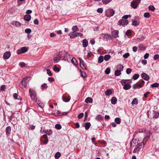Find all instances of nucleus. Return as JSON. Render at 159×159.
Masks as SVG:
<instances>
[{
  "mask_svg": "<svg viewBox=\"0 0 159 159\" xmlns=\"http://www.w3.org/2000/svg\"><path fill=\"white\" fill-rule=\"evenodd\" d=\"M29 94L31 99L34 101H37V96L35 90L33 89H30L29 90Z\"/></svg>",
  "mask_w": 159,
  "mask_h": 159,
  "instance_id": "obj_1",
  "label": "nucleus"
},
{
  "mask_svg": "<svg viewBox=\"0 0 159 159\" xmlns=\"http://www.w3.org/2000/svg\"><path fill=\"white\" fill-rule=\"evenodd\" d=\"M140 2L141 0H133L131 2V6L133 8H135L138 7Z\"/></svg>",
  "mask_w": 159,
  "mask_h": 159,
  "instance_id": "obj_2",
  "label": "nucleus"
},
{
  "mask_svg": "<svg viewBox=\"0 0 159 159\" xmlns=\"http://www.w3.org/2000/svg\"><path fill=\"white\" fill-rule=\"evenodd\" d=\"M62 57V54L61 52L57 53L56 56L54 58V62L55 63L57 62Z\"/></svg>",
  "mask_w": 159,
  "mask_h": 159,
  "instance_id": "obj_3",
  "label": "nucleus"
},
{
  "mask_svg": "<svg viewBox=\"0 0 159 159\" xmlns=\"http://www.w3.org/2000/svg\"><path fill=\"white\" fill-rule=\"evenodd\" d=\"M28 49L26 47H23L17 51V53L20 54L22 53H25L27 51Z\"/></svg>",
  "mask_w": 159,
  "mask_h": 159,
  "instance_id": "obj_4",
  "label": "nucleus"
},
{
  "mask_svg": "<svg viewBox=\"0 0 159 159\" xmlns=\"http://www.w3.org/2000/svg\"><path fill=\"white\" fill-rule=\"evenodd\" d=\"M79 59L80 61V65L82 69L84 70H86V66L84 61L80 58H79Z\"/></svg>",
  "mask_w": 159,
  "mask_h": 159,
  "instance_id": "obj_5",
  "label": "nucleus"
},
{
  "mask_svg": "<svg viewBox=\"0 0 159 159\" xmlns=\"http://www.w3.org/2000/svg\"><path fill=\"white\" fill-rule=\"evenodd\" d=\"M144 82H145L143 80L141 82V83H140L138 84H134L133 86V89H135L138 87L139 88L142 87L143 85V84H144Z\"/></svg>",
  "mask_w": 159,
  "mask_h": 159,
  "instance_id": "obj_6",
  "label": "nucleus"
},
{
  "mask_svg": "<svg viewBox=\"0 0 159 159\" xmlns=\"http://www.w3.org/2000/svg\"><path fill=\"white\" fill-rule=\"evenodd\" d=\"M28 77L24 78L22 80L21 83L25 87H26L27 86V84L29 81L28 80Z\"/></svg>",
  "mask_w": 159,
  "mask_h": 159,
  "instance_id": "obj_7",
  "label": "nucleus"
},
{
  "mask_svg": "<svg viewBox=\"0 0 159 159\" xmlns=\"http://www.w3.org/2000/svg\"><path fill=\"white\" fill-rule=\"evenodd\" d=\"M141 77L145 80H148L149 79V76L145 73H143L141 75Z\"/></svg>",
  "mask_w": 159,
  "mask_h": 159,
  "instance_id": "obj_8",
  "label": "nucleus"
},
{
  "mask_svg": "<svg viewBox=\"0 0 159 159\" xmlns=\"http://www.w3.org/2000/svg\"><path fill=\"white\" fill-rule=\"evenodd\" d=\"M11 56V53L9 52H5L3 55V58L6 59H8Z\"/></svg>",
  "mask_w": 159,
  "mask_h": 159,
  "instance_id": "obj_9",
  "label": "nucleus"
},
{
  "mask_svg": "<svg viewBox=\"0 0 159 159\" xmlns=\"http://www.w3.org/2000/svg\"><path fill=\"white\" fill-rule=\"evenodd\" d=\"M111 34L112 36L115 38H116L119 37V32L117 30H115L112 31Z\"/></svg>",
  "mask_w": 159,
  "mask_h": 159,
  "instance_id": "obj_10",
  "label": "nucleus"
},
{
  "mask_svg": "<svg viewBox=\"0 0 159 159\" xmlns=\"http://www.w3.org/2000/svg\"><path fill=\"white\" fill-rule=\"evenodd\" d=\"M31 18V16L29 15H25L24 17V19L26 21H29L30 20Z\"/></svg>",
  "mask_w": 159,
  "mask_h": 159,
  "instance_id": "obj_11",
  "label": "nucleus"
},
{
  "mask_svg": "<svg viewBox=\"0 0 159 159\" xmlns=\"http://www.w3.org/2000/svg\"><path fill=\"white\" fill-rule=\"evenodd\" d=\"M57 112H58V114H57V115H55V113H52V114L55 116H61L66 115L67 114V113H68L67 112H63L61 114L59 112V111H58Z\"/></svg>",
  "mask_w": 159,
  "mask_h": 159,
  "instance_id": "obj_12",
  "label": "nucleus"
},
{
  "mask_svg": "<svg viewBox=\"0 0 159 159\" xmlns=\"http://www.w3.org/2000/svg\"><path fill=\"white\" fill-rule=\"evenodd\" d=\"M71 62L75 66H77L78 65V63L76 59L75 58H73L71 60Z\"/></svg>",
  "mask_w": 159,
  "mask_h": 159,
  "instance_id": "obj_13",
  "label": "nucleus"
},
{
  "mask_svg": "<svg viewBox=\"0 0 159 159\" xmlns=\"http://www.w3.org/2000/svg\"><path fill=\"white\" fill-rule=\"evenodd\" d=\"M131 87V86L129 84H126L124 85L123 89L125 90H127L130 88Z\"/></svg>",
  "mask_w": 159,
  "mask_h": 159,
  "instance_id": "obj_14",
  "label": "nucleus"
},
{
  "mask_svg": "<svg viewBox=\"0 0 159 159\" xmlns=\"http://www.w3.org/2000/svg\"><path fill=\"white\" fill-rule=\"evenodd\" d=\"M62 98L64 101L67 102H69L70 101V97H68V98H67L66 96H63L62 97Z\"/></svg>",
  "mask_w": 159,
  "mask_h": 159,
  "instance_id": "obj_15",
  "label": "nucleus"
},
{
  "mask_svg": "<svg viewBox=\"0 0 159 159\" xmlns=\"http://www.w3.org/2000/svg\"><path fill=\"white\" fill-rule=\"evenodd\" d=\"M75 32H72V33H70L69 34V36H70V38L71 39H73L75 37H76V33H75Z\"/></svg>",
  "mask_w": 159,
  "mask_h": 159,
  "instance_id": "obj_16",
  "label": "nucleus"
},
{
  "mask_svg": "<svg viewBox=\"0 0 159 159\" xmlns=\"http://www.w3.org/2000/svg\"><path fill=\"white\" fill-rule=\"evenodd\" d=\"M111 101L112 104H115L116 103L117 99L115 97H113L111 99Z\"/></svg>",
  "mask_w": 159,
  "mask_h": 159,
  "instance_id": "obj_17",
  "label": "nucleus"
},
{
  "mask_svg": "<svg viewBox=\"0 0 159 159\" xmlns=\"http://www.w3.org/2000/svg\"><path fill=\"white\" fill-rule=\"evenodd\" d=\"M88 45V41L86 39H84L83 41V46L84 47H86Z\"/></svg>",
  "mask_w": 159,
  "mask_h": 159,
  "instance_id": "obj_18",
  "label": "nucleus"
},
{
  "mask_svg": "<svg viewBox=\"0 0 159 159\" xmlns=\"http://www.w3.org/2000/svg\"><path fill=\"white\" fill-rule=\"evenodd\" d=\"M85 102L87 103L89 102L91 103L93 102V99L91 98L88 97L86 99Z\"/></svg>",
  "mask_w": 159,
  "mask_h": 159,
  "instance_id": "obj_19",
  "label": "nucleus"
},
{
  "mask_svg": "<svg viewBox=\"0 0 159 159\" xmlns=\"http://www.w3.org/2000/svg\"><path fill=\"white\" fill-rule=\"evenodd\" d=\"M140 146V144L138 143L137 144L136 146V148H135L134 150V152H135L137 151H138L140 149V148L139 147Z\"/></svg>",
  "mask_w": 159,
  "mask_h": 159,
  "instance_id": "obj_20",
  "label": "nucleus"
},
{
  "mask_svg": "<svg viewBox=\"0 0 159 159\" xmlns=\"http://www.w3.org/2000/svg\"><path fill=\"white\" fill-rule=\"evenodd\" d=\"M139 24V22H138L136 20H133L132 23V25L135 26H136L138 25Z\"/></svg>",
  "mask_w": 159,
  "mask_h": 159,
  "instance_id": "obj_21",
  "label": "nucleus"
},
{
  "mask_svg": "<svg viewBox=\"0 0 159 159\" xmlns=\"http://www.w3.org/2000/svg\"><path fill=\"white\" fill-rule=\"evenodd\" d=\"M85 127L86 130H88L90 128L91 124L89 122L86 123L85 124Z\"/></svg>",
  "mask_w": 159,
  "mask_h": 159,
  "instance_id": "obj_22",
  "label": "nucleus"
},
{
  "mask_svg": "<svg viewBox=\"0 0 159 159\" xmlns=\"http://www.w3.org/2000/svg\"><path fill=\"white\" fill-rule=\"evenodd\" d=\"M112 93V91L111 89H107L105 92V94L106 95L109 96Z\"/></svg>",
  "mask_w": 159,
  "mask_h": 159,
  "instance_id": "obj_23",
  "label": "nucleus"
},
{
  "mask_svg": "<svg viewBox=\"0 0 159 159\" xmlns=\"http://www.w3.org/2000/svg\"><path fill=\"white\" fill-rule=\"evenodd\" d=\"M11 128L10 126L7 127L6 129V133L7 135L9 134L10 133Z\"/></svg>",
  "mask_w": 159,
  "mask_h": 159,
  "instance_id": "obj_24",
  "label": "nucleus"
},
{
  "mask_svg": "<svg viewBox=\"0 0 159 159\" xmlns=\"http://www.w3.org/2000/svg\"><path fill=\"white\" fill-rule=\"evenodd\" d=\"M111 57L110 55H105L104 57V59L106 61H107Z\"/></svg>",
  "mask_w": 159,
  "mask_h": 159,
  "instance_id": "obj_25",
  "label": "nucleus"
},
{
  "mask_svg": "<svg viewBox=\"0 0 159 159\" xmlns=\"http://www.w3.org/2000/svg\"><path fill=\"white\" fill-rule=\"evenodd\" d=\"M103 35H104L103 38H104L105 39H112V37H111V36H110L107 34H103Z\"/></svg>",
  "mask_w": 159,
  "mask_h": 159,
  "instance_id": "obj_26",
  "label": "nucleus"
},
{
  "mask_svg": "<svg viewBox=\"0 0 159 159\" xmlns=\"http://www.w3.org/2000/svg\"><path fill=\"white\" fill-rule=\"evenodd\" d=\"M121 71L119 70H116L115 72V75L116 76H119L121 74Z\"/></svg>",
  "mask_w": 159,
  "mask_h": 159,
  "instance_id": "obj_27",
  "label": "nucleus"
},
{
  "mask_svg": "<svg viewBox=\"0 0 159 159\" xmlns=\"http://www.w3.org/2000/svg\"><path fill=\"white\" fill-rule=\"evenodd\" d=\"M138 103V102L136 98H134L131 102L132 105L137 104Z\"/></svg>",
  "mask_w": 159,
  "mask_h": 159,
  "instance_id": "obj_28",
  "label": "nucleus"
},
{
  "mask_svg": "<svg viewBox=\"0 0 159 159\" xmlns=\"http://www.w3.org/2000/svg\"><path fill=\"white\" fill-rule=\"evenodd\" d=\"M117 68L118 69V70H119L121 71L123 70L124 67L122 65L120 64L117 66Z\"/></svg>",
  "mask_w": 159,
  "mask_h": 159,
  "instance_id": "obj_29",
  "label": "nucleus"
},
{
  "mask_svg": "<svg viewBox=\"0 0 159 159\" xmlns=\"http://www.w3.org/2000/svg\"><path fill=\"white\" fill-rule=\"evenodd\" d=\"M125 20H124V19H122L119 21L118 24L119 25H123L124 24H123L125 22Z\"/></svg>",
  "mask_w": 159,
  "mask_h": 159,
  "instance_id": "obj_30",
  "label": "nucleus"
},
{
  "mask_svg": "<svg viewBox=\"0 0 159 159\" xmlns=\"http://www.w3.org/2000/svg\"><path fill=\"white\" fill-rule=\"evenodd\" d=\"M120 119L119 118H116L115 119V122L117 124H119L120 123Z\"/></svg>",
  "mask_w": 159,
  "mask_h": 159,
  "instance_id": "obj_31",
  "label": "nucleus"
},
{
  "mask_svg": "<svg viewBox=\"0 0 159 159\" xmlns=\"http://www.w3.org/2000/svg\"><path fill=\"white\" fill-rule=\"evenodd\" d=\"M129 80H122L121 81H120V83H121V84L123 85H124V84H126V83L127 82V81H128Z\"/></svg>",
  "mask_w": 159,
  "mask_h": 159,
  "instance_id": "obj_32",
  "label": "nucleus"
},
{
  "mask_svg": "<svg viewBox=\"0 0 159 159\" xmlns=\"http://www.w3.org/2000/svg\"><path fill=\"white\" fill-rule=\"evenodd\" d=\"M103 118V117L101 115H99L96 117V119L98 120H100Z\"/></svg>",
  "mask_w": 159,
  "mask_h": 159,
  "instance_id": "obj_33",
  "label": "nucleus"
},
{
  "mask_svg": "<svg viewBox=\"0 0 159 159\" xmlns=\"http://www.w3.org/2000/svg\"><path fill=\"white\" fill-rule=\"evenodd\" d=\"M139 77V75L138 74H135L133 75L132 78L134 80H136Z\"/></svg>",
  "mask_w": 159,
  "mask_h": 159,
  "instance_id": "obj_34",
  "label": "nucleus"
},
{
  "mask_svg": "<svg viewBox=\"0 0 159 159\" xmlns=\"http://www.w3.org/2000/svg\"><path fill=\"white\" fill-rule=\"evenodd\" d=\"M159 86V84L157 83H155L152 84L151 86L152 88L157 87Z\"/></svg>",
  "mask_w": 159,
  "mask_h": 159,
  "instance_id": "obj_35",
  "label": "nucleus"
},
{
  "mask_svg": "<svg viewBox=\"0 0 159 159\" xmlns=\"http://www.w3.org/2000/svg\"><path fill=\"white\" fill-rule=\"evenodd\" d=\"M148 9L152 11H154L155 9V8L153 5L149 6L148 7Z\"/></svg>",
  "mask_w": 159,
  "mask_h": 159,
  "instance_id": "obj_36",
  "label": "nucleus"
},
{
  "mask_svg": "<svg viewBox=\"0 0 159 159\" xmlns=\"http://www.w3.org/2000/svg\"><path fill=\"white\" fill-rule=\"evenodd\" d=\"M103 61V56H100L98 59V61L99 63L102 62Z\"/></svg>",
  "mask_w": 159,
  "mask_h": 159,
  "instance_id": "obj_37",
  "label": "nucleus"
},
{
  "mask_svg": "<svg viewBox=\"0 0 159 159\" xmlns=\"http://www.w3.org/2000/svg\"><path fill=\"white\" fill-rule=\"evenodd\" d=\"M41 87H42V90H43L44 89H47L48 86L46 84L44 83L42 85Z\"/></svg>",
  "mask_w": 159,
  "mask_h": 159,
  "instance_id": "obj_38",
  "label": "nucleus"
},
{
  "mask_svg": "<svg viewBox=\"0 0 159 159\" xmlns=\"http://www.w3.org/2000/svg\"><path fill=\"white\" fill-rule=\"evenodd\" d=\"M111 0H102V1L104 4H106L108 3Z\"/></svg>",
  "mask_w": 159,
  "mask_h": 159,
  "instance_id": "obj_39",
  "label": "nucleus"
},
{
  "mask_svg": "<svg viewBox=\"0 0 159 159\" xmlns=\"http://www.w3.org/2000/svg\"><path fill=\"white\" fill-rule=\"evenodd\" d=\"M144 16L145 18H149L150 15L149 12H146L144 14Z\"/></svg>",
  "mask_w": 159,
  "mask_h": 159,
  "instance_id": "obj_40",
  "label": "nucleus"
},
{
  "mask_svg": "<svg viewBox=\"0 0 159 159\" xmlns=\"http://www.w3.org/2000/svg\"><path fill=\"white\" fill-rule=\"evenodd\" d=\"M61 155V154L60 152H57L55 155V157L56 158H58L60 157Z\"/></svg>",
  "mask_w": 159,
  "mask_h": 159,
  "instance_id": "obj_41",
  "label": "nucleus"
},
{
  "mask_svg": "<svg viewBox=\"0 0 159 159\" xmlns=\"http://www.w3.org/2000/svg\"><path fill=\"white\" fill-rule=\"evenodd\" d=\"M55 127L56 129H60L61 128V125H60L58 124L56 125H55Z\"/></svg>",
  "mask_w": 159,
  "mask_h": 159,
  "instance_id": "obj_42",
  "label": "nucleus"
},
{
  "mask_svg": "<svg viewBox=\"0 0 159 159\" xmlns=\"http://www.w3.org/2000/svg\"><path fill=\"white\" fill-rule=\"evenodd\" d=\"M109 11L111 15V16H113L115 13L114 11L112 9H109Z\"/></svg>",
  "mask_w": 159,
  "mask_h": 159,
  "instance_id": "obj_43",
  "label": "nucleus"
},
{
  "mask_svg": "<svg viewBox=\"0 0 159 159\" xmlns=\"http://www.w3.org/2000/svg\"><path fill=\"white\" fill-rule=\"evenodd\" d=\"M47 74L49 76H51L52 75V74L50 71V70L49 69H47Z\"/></svg>",
  "mask_w": 159,
  "mask_h": 159,
  "instance_id": "obj_44",
  "label": "nucleus"
},
{
  "mask_svg": "<svg viewBox=\"0 0 159 159\" xmlns=\"http://www.w3.org/2000/svg\"><path fill=\"white\" fill-rule=\"evenodd\" d=\"M110 68H107L106 69V70H105V73L106 74L108 75L109 74L110 72Z\"/></svg>",
  "mask_w": 159,
  "mask_h": 159,
  "instance_id": "obj_45",
  "label": "nucleus"
},
{
  "mask_svg": "<svg viewBox=\"0 0 159 159\" xmlns=\"http://www.w3.org/2000/svg\"><path fill=\"white\" fill-rule=\"evenodd\" d=\"M132 70L131 69L129 68H127L126 70V73L129 74L132 72Z\"/></svg>",
  "mask_w": 159,
  "mask_h": 159,
  "instance_id": "obj_46",
  "label": "nucleus"
},
{
  "mask_svg": "<svg viewBox=\"0 0 159 159\" xmlns=\"http://www.w3.org/2000/svg\"><path fill=\"white\" fill-rule=\"evenodd\" d=\"M46 132L48 135L51 134L52 133V131L51 129L47 130L46 132Z\"/></svg>",
  "mask_w": 159,
  "mask_h": 159,
  "instance_id": "obj_47",
  "label": "nucleus"
},
{
  "mask_svg": "<svg viewBox=\"0 0 159 159\" xmlns=\"http://www.w3.org/2000/svg\"><path fill=\"white\" fill-rule=\"evenodd\" d=\"M84 114L83 113H81L79 114L78 116V118L79 119L82 118L84 116Z\"/></svg>",
  "mask_w": 159,
  "mask_h": 159,
  "instance_id": "obj_48",
  "label": "nucleus"
},
{
  "mask_svg": "<svg viewBox=\"0 0 159 159\" xmlns=\"http://www.w3.org/2000/svg\"><path fill=\"white\" fill-rule=\"evenodd\" d=\"M53 70L54 71H59L60 70L59 69V68L58 67H56V65H55L54 66V67L53 68Z\"/></svg>",
  "mask_w": 159,
  "mask_h": 159,
  "instance_id": "obj_49",
  "label": "nucleus"
},
{
  "mask_svg": "<svg viewBox=\"0 0 159 159\" xmlns=\"http://www.w3.org/2000/svg\"><path fill=\"white\" fill-rule=\"evenodd\" d=\"M129 55V53H126L123 55V57L125 58H127Z\"/></svg>",
  "mask_w": 159,
  "mask_h": 159,
  "instance_id": "obj_50",
  "label": "nucleus"
},
{
  "mask_svg": "<svg viewBox=\"0 0 159 159\" xmlns=\"http://www.w3.org/2000/svg\"><path fill=\"white\" fill-rule=\"evenodd\" d=\"M25 65V64L24 62H20L19 64V65L22 68L24 67Z\"/></svg>",
  "mask_w": 159,
  "mask_h": 159,
  "instance_id": "obj_51",
  "label": "nucleus"
},
{
  "mask_svg": "<svg viewBox=\"0 0 159 159\" xmlns=\"http://www.w3.org/2000/svg\"><path fill=\"white\" fill-rule=\"evenodd\" d=\"M31 30L30 29H27L25 30V32L27 34L30 33L31 32Z\"/></svg>",
  "mask_w": 159,
  "mask_h": 159,
  "instance_id": "obj_52",
  "label": "nucleus"
},
{
  "mask_svg": "<svg viewBox=\"0 0 159 159\" xmlns=\"http://www.w3.org/2000/svg\"><path fill=\"white\" fill-rule=\"evenodd\" d=\"M97 11L98 13H102L103 12V9L102 8H98L97 10Z\"/></svg>",
  "mask_w": 159,
  "mask_h": 159,
  "instance_id": "obj_53",
  "label": "nucleus"
},
{
  "mask_svg": "<svg viewBox=\"0 0 159 159\" xmlns=\"http://www.w3.org/2000/svg\"><path fill=\"white\" fill-rule=\"evenodd\" d=\"M77 27L76 26H75L72 28V30L74 32H76L77 30Z\"/></svg>",
  "mask_w": 159,
  "mask_h": 159,
  "instance_id": "obj_54",
  "label": "nucleus"
},
{
  "mask_svg": "<svg viewBox=\"0 0 159 159\" xmlns=\"http://www.w3.org/2000/svg\"><path fill=\"white\" fill-rule=\"evenodd\" d=\"M159 58V55L158 54L155 55L153 57V58L155 60H157Z\"/></svg>",
  "mask_w": 159,
  "mask_h": 159,
  "instance_id": "obj_55",
  "label": "nucleus"
},
{
  "mask_svg": "<svg viewBox=\"0 0 159 159\" xmlns=\"http://www.w3.org/2000/svg\"><path fill=\"white\" fill-rule=\"evenodd\" d=\"M129 16L130 17V15H125L123 16L122 17V19H124V20H126L127 18H128Z\"/></svg>",
  "mask_w": 159,
  "mask_h": 159,
  "instance_id": "obj_56",
  "label": "nucleus"
},
{
  "mask_svg": "<svg viewBox=\"0 0 159 159\" xmlns=\"http://www.w3.org/2000/svg\"><path fill=\"white\" fill-rule=\"evenodd\" d=\"M15 24L17 26L20 25H21V23L19 22H15L13 23V24Z\"/></svg>",
  "mask_w": 159,
  "mask_h": 159,
  "instance_id": "obj_57",
  "label": "nucleus"
},
{
  "mask_svg": "<svg viewBox=\"0 0 159 159\" xmlns=\"http://www.w3.org/2000/svg\"><path fill=\"white\" fill-rule=\"evenodd\" d=\"M48 80L50 82H52L54 81V79L52 77H49L48 78Z\"/></svg>",
  "mask_w": 159,
  "mask_h": 159,
  "instance_id": "obj_58",
  "label": "nucleus"
},
{
  "mask_svg": "<svg viewBox=\"0 0 159 159\" xmlns=\"http://www.w3.org/2000/svg\"><path fill=\"white\" fill-rule=\"evenodd\" d=\"M6 89V86L5 85H2L1 87V90L4 91Z\"/></svg>",
  "mask_w": 159,
  "mask_h": 159,
  "instance_id": "obj_59",
  "label": "nucleus"
},
{
  "mask_svg": "<svg viewBox=\"0 0 159 159\" xmlns=\"http://www.w3.org/2000/svg\"><path fill=\"white\" fill-rule=\"evenodd\" d=\"M34 24L38 25L39 24V21L37 19H35L34 20Z\"/></svg>",
  "mask_w": 159,
  "mask_h": 159,
  "instance_id": "obj_60",
  "label": "nucleus"
},
{
  "mask_svg": "<svg viewBox=\"0 0 159 159\" xmlns=\"http://www.w3.org/2000/svg\"><path fill=\"white\" fill-rule=\"evenodd\" d=\"M56 35L54 33H51L50 34V36L51 37H53Z\"/></svg>",
  "mask_w": 159,
  "mask_h": 159,
  "instance_id": "obj_61",
  "label": "nucleus"
},
{
  "mask_svg": "<svg viewBox=\"0 0 159 159\" xmlns=\"http://www.w3.org/2000/svg\"><path fill=\"white\" fill-rule=\"evenodd\" d=\"M137 50V48L136 46L133 47V50L134 52H136Z\"/></svg>",
  "mask_w": 159,
  "mask_h": 159,
  "instance_id": "obj_62",
  "label": "nucleus"
},
{
  "mask_svg": "<svg viewBox=\"0 0 159 159\" xmlns=\"http://www.w3.org/2000/svg\"><path fill=\"white\" fill-rule=\"evenodd\" d=\"M81 77L83 78L87 76L86 74L85 73H81Z\"/></svg>",
  "mask_w": 159,
  "mask_h": 159,
  "instance_id": "obj_63",
  "label": "nucleus"
},
{
  "mask_svg": "<svg viewBox=\"0 0 159 159\" xmlns=\"http://www.w3.org/2000/svg\"><path fill=\"white\" fill-rule=\"evenodd\" d=\"M147 61L145 60H143L142 61V63L144 65H146L147 64Z\"/></svg>",
  "mask_w": 159,
  "mask_h": 159,
  "instance_id": "obj_64",
  "label": "nucleus"
}]
</instances>
